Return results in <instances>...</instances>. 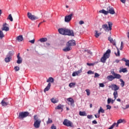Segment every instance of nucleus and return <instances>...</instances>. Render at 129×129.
<instances>
[{
    "instance_id": "obj_1",
    "label": "nucleus",
    "mask_w": 129,
    "mask_h": 129,
    "mask_svg": "<svg viewBox=\"0 0 129 129\" xmlns=\"http://www.w3.org/2000/svg\"><path fill=\"white\" fill-rule=\"evenodd\" d=\"M58 32L61 35H64V36H71V37H74V31L72 30L66 28H61L58 29Z\"/></svg>"
},
{
    "instance_id": "obj_2",
    "label": "nucleus",
    "mask_w": 129,
    "mask_h": 129,
    "mask_svg": "<svg viewBox=\"0 0 129 129\" xmlns=\"http://www.w3.org/2000/svg\"><path fill=\"white\" fill-rule=\"evenodd\" d=\"M111 74L112 75H109L107 77V79L108 81H112L114 79H120L121 78V76L118 74H116L114 71H111Z\"/></svg>"
},
{
    "instance_id": "obj_3",
    "label": "nucleus",
    "mask_w": 129,
    "mask_h": 129,
    "mask_svg": "<svg viewBox=\"0 0 129 129\" xmlns=\"http://www.w3.org/2000/svg\"><path fill=\"white\" fill-rule=\"evenodd\" d=\"M33 118L34 120V123L33 124V125L35 128H39L40 127V126L41 125V119L39 118V116H38L37 115H35L33 116Z\"/></svg>"
},
{
    "instance_id": "obj_4",
    "label": "nucleus",
    "mask_w": 129,
    "mask_h": 129,
    "mask_svg": "<svg viewBox=\"0 0 129 129\" xmlns=\"http://www.w3.org/2000/svg\"><path fill=\"white\" fill-rule=\"evenodd\" d=\"M110 49H108L106 51V52L103 54V56L101 58L100 61L101 62H102V63H105V61H106V59L109 58V56H110Z\"/></svg>"
},
{
    "instance_id": "obj_5",
    "label": "nucleus",
    "mask_w": 129,
    "mask_h": 129,
    "mask_svg": "<svg viewBox=\"0 0 129 129\" xmlns=\"http://www.w3.org/2000/svg\"><path fill=\"white\" fill-rule=\"evenodd\" d=\"M107 24H104L102 25V28L106 32L107 31H111L112 28V22H109Z\"/></svg>"
},
{
    "instance_id": "obj_6",
    "label": "nucleus",
    "mask_w": 129,
    "mask_h": 129,
    "mask_svg": "<svg viewBox=\"0 0 129 129\" xmlns=\"http://www.w3.org/2000/svg\"><path fill=\"white\" fill-rule=\"evenodd\" d=\"M29 115V112H20L19 113V116L18 117V119H24L25 117H27Z\"/></svg>"
},
{
    "instance_id": "obj_7",
    "label": "nucleus",
    "mask_w": 129,
    "mask_h": 129,
    "mask_svg": "<svg viewBox=\"0 0 129 129\" xmlns=\"http://www.w3.org/2000/svg\"><path fill=\"white\" fill-rule=\"evenodd\" d=\"M63 124L66 125V126H71V127H73V126H74L73 123L67 119L64 120Z\"/></svg>"
},
{
    "instance_id": "obj_8",
    "label": "nucleus",
    "mask_w": 129,
    "mask_h": 129,
    "mask_svg": "<svg viewBox=\"0 0 129 129\" xmlns=\"http://www.w3.org/2000/svg\"><path fill=\"white\" fill-rule=\"evenodd\" d=\"M27 17L28 19H30L31 21H35V20H38V19H39V17L32 15V13L30 12H28Z\"/></svg>"
},
{
    "instance_id": "obj_9",
    "label": "nucleus",
    "mask_w": 129,
    "mask_h": 129,
    "mask_svg": "<svg viewBox=\"0 0 129 129\" xmlns=\"http://www.w3.org/2000/svg\"><path fill=\"white\" fill-rule=\"evenodd\" d=\"M107 11L108 12V14H110V15H114V14H115L114 9L110 6H109L107 8Z\"/></svg>"
},
{
    "instance_id": "obj_10",
    "label": "nucleus",
    "mask_w": 129,
    "mask_h": 129,
    "mask_svg": "<svg viewBox=\"0 0 129 129\" xmlns=\"http://www.w3.org/2000/svg\"><path fill=\"white\" fill-rule=\"evenodd\" d=\"M2 31H5V32H8L10 31V28H9V25L5 23L3 24V27L2 28Z\"/></svg>"
},
{
    "instance_id": "obj_11",
    "label": "nucleus",
    "mask_w": 129,
    "mask_h": 129,
    "mask_svg": "<svg viewBox=\"0 0 129 129\" xmlns=\"http://www.w3.org/2000/svg\"><path fill=\"white\" fill-rule=\"evenodd\" d=\"M73 16V14H71L69 15L66 16L64 17V22L66 23H69L71 20H72V17Z\"/></svg>"
},
{
    "instance_id": "obj_12",
    "label": "nucleus",
    "mask_w": 129,
    "mask_h": 129,
    "mask_svg": "<svg viewBox=\"0 0 129 129\" xmlns=\"http://www.w3.org/2000/svg\"><path fill=\"white\" fill-rule=\"evenodd\" d=\"M109 87L111 88L112 90H114V92L117 91L119 89V87L116 84H112Z\"/></svg>"
},
{
    "instance_id": "obj_13",
    "label": "nucleus",
    "mask_w": 129,
    "mask_h": 129,
    "mask_svg": "<svg viewBox=\"0 0 129 129\" xmlns=\"http://www.w3.org/2000/svg\"><path fill=\"white\" fill-rule=\"evenodd\" d=\"M76 45V42L74 40H69L67 43V46L72 47V46H75Z\"/></svg>"
},
{
    "instance_id": "obj_14",
    "label": "nucleus",
    "mask_w": 129,
    "mask_h": 129,
    "mask_svg": "<svg viewBox=\"0 0 129 129\" xmlns=\"http://www.w3.org/2000/svg\"><path fill=\"white\" fill-rule=\"evenodd\" d=\"M80 73H82V68H81L80 70L77 72H74V73H73L72 76H73V77H75V76H78V75H79Z\"/></svg>"
},
{
    "instance_id": "obj_15",
    "label": "nucleus",
    "mask_w": 129,
    "mask_h": 129,
    "mask_svg": "<svg viewBox=\"0 0 129 129\" xmlns=\"http://www.w3.org/2000/svg\"><path fill=\"white\" fill-rule=\"evenodd\" d=\"M17 58H18V60L17 61V64L22 63V62H23V59H22V58L20 57V53H18V54L17 55Z\"/></svg>"
},
{
    "instance_id": "obj_16",
    "label": "nucleus",
    "mask_w": 129,
    "mask_h": 129,
    "mask_svg": "<svg viewBox=\"0 0 129 129\" xmlns=\"http://www.w3.org/2000/svg\"><path fill=\"white\" fill-rule=\"evenodd\" d=\"M51 87V83H49L46 86V87L44 89V92H46V91H49Z\"/></svg>"
},
{
    "instance_id": "obj_17",
    "label": "nucleus",
    "mask_w": 129,
    "mask_h": 129,
    "mask_svg": "<svg viewBox=\"0 0 129 129\" xmlns=\"http://www.w3.org/2000/svg\"><path fill=\"white\" fill-rule=\"evenodd\" d=\"M72 49V48H71V47H70V46H67L66 47H64L63 49V51H64V52H69V51H71V50Z\"/></svg>"
},
{
    "instance_id": "obj_18",
    "label": "nucleus",
    "mask_w": 129,
    "mask_h": 129,
    "mask_svg": "<svg viewBox=\"0 0 129 129\" xmlns=\"http://www.w3.org/2000/svg\"><path fill=\"white\" fill-rule=\"evenodd\" d=\"M68 101L71 103V105L74 106V100L72 98H69L67 99Z\"/></svg>"
},
{
    "instance_id": "obj_19",
    "label": "nucleus",
    "mask_w": 129,
    "mask_h": 129,
    "mask_svg": "<svg viewBox=\"0 0 129 129\" xmlns=\"http://www.w3.org/2000/svg\"><path fill=\"white\" fill-rule=\"evenodd\" d=\"M108 41H109L110 42V43L113 44V45L114 46H116V44L115 43V42L114 41H113V39L111 37H109L108 38Z\"/></svg>"
},
{
    "instance_id": "obj_20",
    "label": "nucleus",
    "mask_w": 129,
    "mask_h": 129,
    "mask_svg": "<svg viewBox=\"0 0 129 129\" xmlns=\"http://www.w3.org/2000/svg\"><path fill=\"white\" fill-rule=\"evenodd\" d=\"M99 13H101L102 14H103L104 15H105V16L108 15V12L107 10L106 11L104 9L100 10Z\"/></svg>"
},
{
    "instance_id": "obj_21",
    "label": "nucleus",
    "mask_w": 129,
    "mask_h": 129,
    "mask_svg": "<svg viewBox=\"0 0 129 129\" xmlns=\"http://www.w3.org/2000/svg\"><path fill=\"white\" fill-rule=\"evenodd\" d=\"M55 109H61V111H63V105L60 104H58V106L55 107Z\"/></svg>"
},
{
    "instance_id": "obj_22",
    "label": "nucleus",
    "mask_w": 129,
    "mask_h": 129,
    "mask_svg": "<svg viewBox=\"0 0 129 129\" xmlns=\"http://www.w3.org/2000/svg\"><path fill=\"white\" fill-rule=\"evenodd\" d=\"M2 106H7L9 105V103L5 101V100H3L1 102Z\"/></svg>"
},
{
    "instance_id": "obj_23",
    "label": "nucleus",
    "mask_w": 129,
    "mask_h": 129,
    "mask_svg": "<svg viewBox=\"0 0 129 129\" xmlns=\"http://www.w3.org/2000/svg\"><path fill=\"white\" fill-rule=\"evenodd\" d=\"M17 39L18 42H22L24 40V38H23V35H19L17 37Z\"/></svg>"
},
{
    "instance_id": "obj_24",
    "label": "nucleus",
    "mask_w": 129,
    "mask_h": 129,
    "mask_svg": "<svg viewBox=\"0 0 129 129\" xmlns=\"http://www.w3.org/2000/svg\"><path fill=\"white\" fill-rule=\"evenodd\" d=\"M116 49H117V53L115 52L114 54L115 56H116V57H119V56H120V53L119 52V49L117 47H116Z\"/></svg>"
},
{
    "instance_id": "obj_25",
    "label": "nucleus",
    "mask_w": 129,
    "mask_h": 129,
    "mask_svg": "<svg viewBox=\"0 0 129 129\" xmlns=\"http://www.w3.org/2000/svg\"><path fill=\"white\" fill-rule=\"evenodd\" d=\"M46 82L49 83L51 82V83H54V78L52 77H49L48 79L46 81Z\"/></svg>"
},
{
    "instance_id": "obj_26",
    "label": "nucleus",
    "mask_w": 129,
    "mask_h": 129,
    "mask_svg": "<svg viewBox=\"0 0 129 129\" xmlns=\"http://www.w3.org/2000/svg\"><path fill=\"white\" fill-rule=\"evenodd\" d=\"M79 115H81V116H86L87 115V114L85 111H80Z\"/></svg>"
},
{
    "instance_id": "obj_27",
    "label": "nucleus",
    "mask_w": 129,
    "mask_h": 129,
    "mask_svg": "<svg viewBox=\"0 0 129 129\" xmlns=\"http://www.w3.org/2000/svg\"><path fill=\"white\" fill-rule=\"evenodd\" d=\"M11 59H12V57L11 56H9L8 57L5 58V62H6V63H9V62L11 61Z\"/></svg>"
},
{
    "instance_id": "obj_28",
    "label": "nucleus",
    "mask_w": 129,
    "mask_h": 129,
    "mask_svg": "<svg viewBox=\"0 0 129 129\" xmlns=\"http://www.w3.org/2000/svg\"><path fill=\"white\" fill-rule=\"evenodd\" d=\"M124 121V120H122L121 119H119L117 121V123H116L115 125H116V127H117V126H118V124H119V123H121V122H123Z\"/></svg>"
},
{
    "instance_id": "obj_29",
    "label": "nucleus",
    "mask_w": 129,
    "mask_h": 129,
    "mask_svg": "<svg viewBox=\"0 0 129 129\" xmlns=\"http://www.w3.org/2000/svg\"><path fill=\"white\" fill-rule=\"evenodd\" d=\"M113 95L114 96V98L116 99L118 96V93H117V91H115L113 92Z\"/></svg>"
},
{
    "instance_id": "obj_30",
    "label": "nucleus",
    "mask_w": 129,
    "mask_h": 129,
    "mask_svg": "<svg viewBox=\"0 0 129 129\" xmlns=\"http://www.w3.org/2000/svg\"><path fill=\"white\" fill-rule=\"evenodd\" d=\"M101 35V33H98L97 30L95 31V36L96 37V38H98V37H99V36H100Z\"/></svg>"
},
{
    "instance_id": "obj_31",
    "label": "nucleus",
    "mask_w": 129,
    "mask_h": 129,
    "mask_svg": "<svg viewBox=\"0 0 129 129\" xmlns=\"http://www.w3.org/2000/svg\"><path fill=\"white\" fill-rule=\"evenodd\" d=\"M39 41L41 42H47V41H48V39H47V38H42L39 39Z\"/></svg>"
},
{
    "instance_id": "obj_32",
    "label": "nucleus",
    "mask_w": 129,
    "mask_h": 129,
    "mask_svg": "<svg viewBox=\"0 0 129 129\" xmlns=\"http://www.w3.org/2000/svg\"><path fill=\"white\" fill-rule=\"evenodd\" d=\"M76 85V83H71L69 84V86L71 88H72V87H74Z\"/></svg>"
},
{
    "instance_id": "obj_33",
    "label": "nucleus",
    "mask_w": 129,
    "mask_h": 129,
    "mask_svg": "<svg viewBox=\"0 0 129 129\" xmlns=\"http://www.w3.org/2000/svg\"><path fill=\"white\" fill-rule=\"evenodd\" d=\"M3 38H5V34L2 30H0V38L3 39Z\"/></svg>"
},
{
    "instance_id": "obj_34",
    "label": "nucleus",
    "mask_w": 129,
    "mask_h": 129,
    "mask_svg": "<svg viewBox=\"0 0 129 129\" xmlns=\"http://www.w3.org/2000/svg\"><path fill=\"white\" fill-rule=\"evenodd\" d=\"M119 72L120 73L123 72V73H125L127 72V70H126V68L122 69L119 71Z\"/></svg>"
},
{
    "instance_id": "obj_35",
    "label": "nucleus",
    "mask_w": 129,
    "mask_h": 129,
    "mask_svg": "<svg viewBox=\"0 0 129 129\" xmlns=\"http://www.w3.org/2000/svg\"><path fill=\"white\" fill-rule=\"evenodd\" d=\"M101 112L102 113H104V110L102 109V107H100L99 110H98V113H100Z\"/></svg>"
},
{
    "instance_id": "obj_36",
    "label": "nucleus",
    "mask_w": 129,
    "mask_h": 129,
    "mask_svg": "<svg viewBox=\"0 0 129 129\" xmlns=\"http://www.w3.org/2000/svg\"><path fill=\"white\" fill-rule=\"evenodd\" d=\"M119 81L121 82L120 85H121V87H123V86H124V81H123V80H122V79H120Z\"/></svg>"
},
{
    "instance_id": "obj_37",
    "label": "nucleus",
    "mask_w": 129,
    "mask_h": 129,
    "mask_svg": "<svg viewBox=\"0 0 129 129\" xmlns=\"http://www.w3.org/2000/svg\"><path fill=\"white\" fill-rule=\"evenodd\" d=\"M14 53H15V51H10V52H9L8 56H9V57H11V56H13V55H14Z\"/></svg>"
},
{
    "instance_id": "obj_38",
    "label": "nucleus",
    "mask_w": 129,
    "mask_h": 129,
    "mask_svg": "<svg viewBox=\"0 0 129 129\" xmlns=\"http://www.w3.org/2000/svg\"><path fill=\"white\" fill-rule=\"evenodd\" d=\"M8 19L10 20L11 22H13V17H12V14H10L8 17Z\"/></svg>"
},
{
    "instance_id": "obj_39",
    "label": "nucleus",
    "mask_w": 129,
    "mask_h": 129,
    "mask_svg": "<svg viewBox=\"0 0 129 129\" xmlns=\"http://www.w3.org/2000/svg\"><path fill=\"white\" fill-rule=\"evenodd\" d=\"M53 122V121L52 119H50V118H48V121L46 122L47 124H49V123H52Z\"/></svg>"
},
{
    "instance_id": "obj_40",
    "label": "nucleus",
    "mask_w": 129,
    "mask_h": 129,
    "mask_svg": "<svg viewBox=\"0 0 129 129\" xmlns=\"http://www.w3.org/2000/svg\"><path fill=\"white\" fill-rule=\"evenodd\" d=\"M86 92H87V95H88V96H89V95H90V90L89 89H86Z\"/></svg>"
},
{
    "instance_id": "obj_41",
    "label": "nucleus",
    "mask_w": 129,
    "mask_h": 129,
    "mask_svg": "<svg viewBox=\"0 0 129 129\" xmlns=\"http://www.w3.org/2000/svg\"><path fill=\"white\" fill-rule=\"evenodd\" d=\"M115 125H116V123H114L112 125L110 126V127L108 128V129H112L113 128V127H114V126H115Z\"/></svg>"
},
{
    "instance_id": "obj_42",
    "label": "nucleus",
    "mask_w": 129,
    "mask_h": 129,
    "mask_svg": "<svg viewBox=\"0 0 129 129\" xmlns=\"http://www.w3.org/2000/svg\"><path fill=\"white\" fill-rule=\"evenodd\" d=\"M123 48V42L121 41L119 50H122Z\"/></svg>"
},
{
    "instance_id": "obj_43",
    "label": "nucleus",
    "mask_w": 129,
    "mask_h": 129,
    "mask_svg": "<svg viewBox=\"0 0 129 129\" xmlns=\"http://www.w3.org/2000/svg\"><path fill=\"white\" fill-rule=\"evenodd\" d=\"M51 102H52V103H57V100H56L55 99L52 98L51 99Z\"/></svg>"
},
{
    "instance_id": "obj_44",
    "label": "nucleus",
    "mask_w": 129,
    "mask_h": 129,
    "mask_svg": "<svg viewBox=\"0 0 129 129\" xmlns=\"http://www.w3.org/2000/svg\"><path fill=\"white\" fill-rule=\"evenodd\" d=\"M100 76V75L99 74H98V73H95V76H94L95 78H97L98 77H99Z\"/></svg>"
},
{
    "instance_id": "obj_45",
    "label": "nucleus",
    "mask_w": 129,
    "mask_h": 129,
    "mask_svg": "<svg viewBox=\"0 0 129 129\" xmlns=\"http://www.w3.org/2000/svg\"><path fill=\"white\" fill-rule=\"evenodd\" d=\"M14 70L16 72L19 71L20 70V67H15Z\"/></svg>"
},
{
    "instance_id": "obj_46",
    "label": "nucleus",
    "mask_w": 129,
    "mask_h": 129,
    "mask_svg": "<svg viewBox=\"0 0 129 129\" xmlns=\"http://www.w3.org/2000/svg\"><path fill=\"white\" fill-rule=\"evenodd\" d=\"M51 129H57V127H56V126H55V125H54V124H53L51 126Z\"/></svg>"
},
{
    "instance_id": "obj_47",
    "label": "nucleus",
    "mask_w": 129,
    "mask_h": 129,
    "mask_svg": "<svg viewBox=\"0 0 129 129\" xmlns=\"http://www.w3.org/2000/svg\"><path fill=\"white\" fill-rule=\"evenodd\" d=\"M87 73L88 74H94V72H93L92 71H89Z\"/></svg>"
},
{
    "instance_id": "obj_48",
    "label": "nucleus",
    "mask_w": 129,
    "mask_h": 129,
    "mask_svg": "<svg viewBox=\"0 0 129 129\" xmlns=\"http://www.w3.org/2000/svg\"><path fill=\"white\" fill-rule=\"evenodd\" d=\"M110 102H111V98H108L107 99V103L108 104H109V103H110Z\"/></svg>"
},
{
    "instance_id": "obj_49",
    "label": "nucleus",
    "mask_w": 129,
    "mask_h": 129,
    "mask_svg": "<svg viewBox=\"0 0 129 129\" xmlns=\"http://www.w3.org/2000/svg\"><path fill=\"white\" fill-rule=\"evenodd\" d=\"M106 108H107V109H111V106L109 105H107Z\"/></svg>"
},
{
    "instance_id": "obj_50",
    "label": "nucleus",
    "mask_w": 129,
    "mask_h": 129,
    "mask_svg": "<svg viewBox=\"0 0 129 129\" xmlns=\"http://www.w3.org/2000/svg\"><path fill=\"white\" fill-rule=\"evenodd\" d=\"M87 65H88V66H94V63H89V62L87 63Z\"/></svg>"
},
{
    "instance_id": "obj_51",
    "label": "nucleus",
    "mask_w": 129,
    "mask_h": 129,
    "mask_svg": "<svg viewBox=\"0 0 129 129\" xmlns=\"http://www.w3.org/2000/svg\"><path fill=\"white\" fill-rule=\"evenodd\" d=\"M99 85L100 86V87H104V84L103 83H100L99 84Z\"/></svg>"
},
{
    "instance_id": "obj_52",
    "label": "nucleus",
    "mask_w": 129,
    "mask_h": 129,
    "mask_svg": "<svg viewBox=\"0 0 129 129\" xmlns=\"http://www.w3.org/2000/svg\"><path fill=\"white\" fill-rule=\"evenodd\" d=\"M30 43H31V44H34L35 43V39H33L29 41Z\"/></svg>"
},
{
    "instance_id": "obj_53",
    "label": "nucleus",
    "mask_w": 129,
    "mask_h": 129,
    "mask_svg": "<svg viewBox=\"0 0 129 129\" xmlns=\"http://www.w3.org/2000/svg\"><path fill=\"white\" fill-rule=\"evenodd\" d=\"M83 24H84V21H82V20H81L80 22H79V24L80 25H83Z\"/></svg>"
},
{
    "instance_id": "obj_54",
    "label": "nucleus",
    "mask_w": 129,
    "mask_h": 129,
    "mask_svg": "<svg viewBox=\"0 0 129 129\" xmlns=\"http://www.w3.org/2000/svg\"><path fill=\"white\" fill-rule=\"evenodd\" d=\"M45 47H50V43H46L45 44Z\"/></svg>"
},
{
    "instance_id": "obj_55",
    "label": "nucleus",
    "mask_w": 129,
    "mask_h": 129,
    "mask_svg": "<svg viewBox=\"0 0 129 129\" xmlns=\"http://www.w3.org/2000/svg\"><path fill=\"white\" fill-rule=\"evenodd\" d=\"M92 123H94V124H96L97 123V121H96V120H94L92 121Z\"/></svg>"
},
{
    "instance_id": "obj_56",
    "label": "nucleus",
    "mask_w": 129,
    "mask_h": 129,
    "mask_svg": "<svg viewBox=\"0 0 129 129\" xmlns=\"http://www.w3.org/2000/svg\"><path fill=\"white\" fill-rule=\"evenodd\" d=\"M88 118H89V119H91V118L92 117V115H88L87 116Z\"/></svg>"
},
{
    "instance_id": "obj_57",
    "label": "nucleus",
    "mask_w": 129,
    "mask_h": 129,
    "mask_svg": "<svg viewBox=\"0 0 129 129\" xmlns=\"http://www.w3.org/2000/svg\"><path fill=\"white\" fill-rule=\"evenodd\" d=\"M127 108H129V104L126 105L125 108H124L123 109H127Z\"/></svg>"
},
{
    "instance_id": "obj_58",
    "label": "nucleus",
    "mask_w": 129,
    "mask_h": 129,
    "mask_svg": "<svg viewBox=\"0 0 129 129\" xmlns=\"http://www.w3.org/2000/svg\"><path fill=\"white\" fill-rule=\"evenodd\" d=\"M122 61H124V62H126V61H127V59H126L125 58L123 57L122 58Z\"/></svg>"
},
{
    "instance_id": "obj_59",
    "label": "nucleus",
    "mask_w": 129,
    "mask_h": 129,
    "mask_svg": "<svg viewBox=\"0 0 129 129\" xmlns=\"http://www.w3.org/2000/svg\"><path fill=\"white\" fill-rule=\"evenodd\" d=\"M119 59H116L115 60V63H119Z\"/></svg>"
},
{
    "instance_id": "obj_60",
    "label": "nucleus",
    "mask_w": 129,
    "mask_h": 129,
    "mask_svg": "<svg viewBox=\"0 0 129 129\" xmlns=\"http://www.w3.org/2000/svg\"><path fill=\"white\" fill-rule=\"evenodd\" d=\"M120 2H121L123 4H125V0H120Z\"/></svg>"
},
{
    "instance_id": "obj_61",
    "label": "nucleus",
    "mask_w": 129,
    "mask_h": 129,
    "mask_svg": "<svg viewBox=\"0 0 129 129\" xmlns=\"http://www.w3.org/2000/svg\"><path fill=\"white\" fill-rule=\"evenodd\" d=\"M117 101H118V102H120L121 101V100H120V99L118 98L116 99Z\"/></svg>"
},
{
    "instance_id": "obj_62",
    "label": "nucleus",
    "mask_w": 129,
    "mask_h": 129,
    "mask_svg": "<svg viewBox=\"0 0 129 129\" xmlns=\"http://www.w3.org/2000/svg\"><path fill=\"white\" fill-rule=\"evenodd\" d=\"M115 101V99H114V100H111V102L112 104H113V103Z\"/></svg>"
},
{
    "instance_id": "obj_63",
    "label": "nucleus",
    "mask_w": 129,
    "mask_h": 129,
    "mask_svg": "<svg viewBox=\"0 0 129 129\" xmlns=\"http://www.w3.org/2000/svg\"><path fill=\"white\" fill-rule=\"evenodd\" d=\"M90 108H91L92 107V104H90Z\"/></svg>"
},
{
    "instance_id": "obj_64",
    "label": "nucleus",
    "mask_w": 129,
    "mask_h": 129,
    "mask_svg": "<svg viewBox=\"0 0 129 129\" xmlns=\"http://www.w3.org/2000/svg\"><path fill=\"white\" fill-rule=\"evenodd\" d=\"M2 15V10H0V16Z\"/></svg>"
}]
</instances>
